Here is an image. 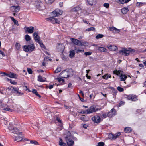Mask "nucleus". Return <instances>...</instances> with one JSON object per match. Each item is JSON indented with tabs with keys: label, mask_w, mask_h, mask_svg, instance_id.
<instances>
[{
	"label": "nucleus",
	"mask_w": 146,
	"mask_h": 146,
	"mask_svg": "<svg viewBox=\"0 0 146 146\" xmlns=\"http://www.w3.org/2000/svg\"><path fill=\"white\" fill-rule=\"evenodd\" d=\"M63 11L59 9H56L52 12L54 17H57L62 14Z\"/></svg>",
	"instance_id": "nucleus-9"
},
{
	"label": "nucleus",
	"mask_w": 146,
	"mask_h": 146,
	"mask_svg": "<svg viewBox=\"0 0 146 146\" xmlns=\"http://www.w3.org/2000/svg\"><path fill=\"white\" fill-rule=\"evenodd\" d=\"M3 109L6 111H9L10 108L6 104H3L1 106H0Z\"/></svg>",
	"instance_id": "nucleus-18"
},
{
	"label": "nucleus",
	"mask_w": 146,
	"mask_h": 146,
	"mask_svg": "<svg viewBox=\"0 0 146 146\" xmlns=\"http://www.w3.org/2000/svg\"><path fill=\"white\" fill-rule=\"evenodd\" d=\"M103 36L104 35L102 34H99L96 36V39H99L103 37Z\"/></svg>",
	"instance_id": "nucleus-37"
},
{
	"label": "nucleus",
	"mask_w": 146,
	"mask_h": 146,
	"mask_svg": "<svg viewBox=\"0 0 146 146\" xmlns=\"http://www.w3.org/2000/svg\"><path fill=\"white\" fill-rule=\"evenodd\" d=\"M68 135L66 136L65 139L66 140L68 146H72L74 144V142L73 140L70 138L71 135L70 133L69 132L68 133Z\"/></svg>",
	"instance_id": "nucleus-5"
},
{
	"label": "nucleus",
	"mask_w": 146,
	"mask_h": 146,
	"mask_svg": "<svg viewBox=\"0 0 146 146\" xmlns=\"http://www.w3.org/2000/svg\"><path fill=\"white\" fill-rule=\"evenodd\" d=\"M117 90L119 92H122L124 91V89L119 86H118L117 87Z\"/></svg>",
	"instance_id": "nucleus-46"
},
{
	"label": "nucleus",
	"mask_w": 146,
	"mask_h": 146,
	"mask_svg": "<svg viewBox=\"0 0 146 146\" xmlns=\"http://www.w3.org/2000/svg\"><path fill=\"white\" fill-rule=\"evenodd\" d=\"M137 100V99L136 98V96L135 95H132L131 98V100L133 101H136Z\"/></svg>",
	"instance_id": "nucleus-34"
},
{
	"label": "nucleus",
	"mask_w": 146,
	"mask_h": 146,
	"mask_svg": "<svg viewBox=\"0 0 146 146\" xmlns=\"http://www.w3.org/2000/svg\"><path fill=\"white\" fill-rule=\"evenodd\" d=\"M11 5H14L15 3H17V1L16 0H9Z\"/></svg>",
	"instance_id": "nucleus-36"
},
{
	"label": "nucleus",
	"mask_w": 146,
	"mask_h": 146,
	"mask_svg": "<svg viewBox=\"0 0 146 146\" xmlns=\"http://www.w3.org/2000/svg\"><path fill=\"white\" fill-rule=\"evenodd\" d=\"M114 74H115L119 76L121 81H125L127 78V77L125 75L123 74H122L123 72L121 70L114 71L113 72Z\"/></svg>",
	"instance_id": "nucleus-3"
},
{
	"label": "nucleus",
	"mask_w": 146,
	"mask_h": 146,
	"mask_svg": "<svg viewBox=\"0 0 146 146\" xmlns=\"http://www.w3.org/2000/svg\"><path fill=\"white\" fill-rule=\"evenodd\" d=\"M102 116L104 118H106L108 117V113L107 114L106 113H103L102 114Z\"/></svg>",
	"instance_id": "nucleus-53"
},
{
	"label": "nucleus",
	"mask_w": 146,
	"mask_h": 146,
	"mask_svg": "<svg viewBox=\"0 0 146 146\" xmlns=\"http://www.w3.org/2000/svg\"><path fill=\"white\" fill-rule=\"evenodd\" d=\"M82 9V7L80 5H78L75 7H74L72 9V11L73 12H78V11Z\"/></svg>",
	"instance_id": "nucleus-15"
},
{
	"label": "nucleus",
	"mask_w": 146,
	"mask_h": 146,
	"mask_svg": "<svg viewBox=\"0 0 146 146\" xmlns=\"http://www.w3.org/2000/svg\"><path fill=\"white\" fill-rule=\"evenodd\" d=\"M5 89L3 88L2 89L0 88V93L2 94H4V93L3 92V91Z\"/></svg>",
	"instance_id": "nucleus-58"
},
{
	"label": "nucleus",
	"mask_w": 146,
	"mask_h": 146,
	"mask_svg": "<svg viewBox=\"0 0 146 146\" xmlns=\"http://www.w3.org/2000/svg\"><path fill=\"white\" fill-rule=\"evenodd\" d=\"M145 4V3L143 2H137V3L136 5L137 6L140 7L141 6L144 5Z\"/></svg>",
	"instance_id": "nucleus-38"
},
{
	"label": "nucleus",
	"mask_w": 146,
	"mask_h": 146,
	"mask_svg": "<svg viewBox=\"0 0 146 146\" xmlns=\"http://www.w3.org/2000/svg\"><path fill=\"white\" fill-rule=\"evenodd\" d=\"M56 21H55V23L57 24H60V21L58 20L56 18Z\"/></svg>",
	"instance_id": "nucleus-57"
},
{
	"label": "nucleus",
	"mask_w": 146,
	"mask_h": 146,
	"mask_svg": "<svg viewBox=\"0 0 146 146\" xmlns=\"http://www.w3.org/2000/svg\"><path fill=\"white\" fill-rule=\"evenodd\" d=\"M79 113H81L82 114H87V110L86 111H82L80 112H79Z\"/></svg>",
	"instance_id": "nucleus-55"
},
{
	"label": "nucleus",
	"mask_w": 146,
	"mask_h": 146,
	"mask_svg": "<svg viewBox=\"0 0 146 146\" xmlns=\"http://www.w3.org/2000/svg\"><path fill=\"white\" fill-rule=\"evenodd\" d=\"M20 9L19 6L13 5L10 7V9L13 12L17 13L18 12Z\"/></svg>",
	"instance_id": "nucleus-8"
},
{
	"label": "nucleus",
	"mask_w": 146,
	"mask_h": 146,
	"mask_svg": "<svg viewBox=\"0 0 146 146\" xmlns=\"http://www.w3.org/2000/svg\"><path fill=\"white\" fill-rule=\"evenodd\" d=\"M92 120L94 122L98 123L100 121V118L99 116L96 115L92 117Z\"/></svg>",
	"instance_id": "nucleus-14"
},
{
	"label": "nucleus",
	"mask_w": 146,
	"mask_h": 146,
	"mask_svg": "<svg viewBox=\"0 0 146 146\" xmlns=\"http://www.w3.org/2000/svg\"><path fill=\"white\" fill-rule=\"evenodd\" d=\"M87 1L90 5H92L95 4L96 0H87Z\"/></svg>",
	"instance_id": "nucleus-27"
},
{
	"label": "nucleus",
	"mask_w": 146,
	"mask_h": 146,
	"mask_svg": "<svg viewBox=\"0 0 146 146\" xmlns=\"http://www.w3.org/2000/svg\"><path fill=\"white\" fill-rule=\"evenodd\" d=\"M15 47L17 50H19L21 49V45L19 43L17 42L15 44Z\"/></svg>",
	"instance_id": "nucleus-30"
},
{
	"label": "nucleus",
	"mask_w": 146,
	"mask_h": 146,
	"mask_svg": "<svg viewBox=\"0 0 146 146\" xmlns=\"http://www.w3.org/2000/svg\"><path fill=\"white\" fill-rule=\"evenodd\" d=\"M116 138L119 136L121 135V133L120 132H118L116 134H115Z\"/></svg>",
	"instance_id": "nucleus-61"
},
{
	"label": "nucleus",
	"mask_w": 146,
	"mask_h": 146,
	"mask_svg": "<svg viewBox=\"0 0 146 146\" xmlns=\"http://www.w3.org/2000/svg\"><path fill=\"white\" fill-rule=\"evenodd\" d=\"M61 70V68L60 67H58L54 71L55 73H58L60 72Z\"/></svg>",
	"instance_id": "nucleus-39"
},
{
	"label": "nucleus",
	"mask_w": 146,
	"mask_h": 146,
	"mask_svg": "<svg viewBox=\"0 0 146 146\" xmlns=\"http://www.w3.org/2000/svg\"><path fill=\"white\" fill-rule=\"evenodd\" d=\"M98 50L101 52H106L107 51V49L103 47H99L98 48Z\"/></svg>",
	"instance_id": "nucleus-28"
},
{
	"label": "nucleus",
	"mask_w": 146,
	"mask_h": 146,
	"mask_svg": "<svg viewBox=\"0 0 146 146\" xmlns=\"http://www.w3.org/2000/svg\"><path fill=\"white\" fill-rule=\"evenodd\" d=\"M75 50H71L70 51L69 57L70 58H72L74 57L75 55Z\"/></svg>",
	"instance_id": "nucleus-19"
},
{
	"label": "nucleus",
	"mask_w": 146,
	"mask_h": 146,
	"mask_svg": "<svg viewBox=\"0 0 146 146\" xmlns=\"http://www.w3.org/2000/svg\"><path fill=\"white\" fill-rule=\"evenodd\" d=\"M10 82L11 84L14 85H16L17 84V82L15 81H10Z\"/></svg>",
	"instance_id": "nucleus-59"
},
{
	"label": "nucleus",
	"mask_w": 146,
	"mask_h": 146,
	"mask_svg": "<svg viewBox=\"0 0 146 146\" xmlns=\"http://www.w3.org/2000/svg\"><path fill=\"white\" fill-rule=\"evenodd\" d=\"M60 75L62 76V78H67L69 76V73L66 70H65L62 71L60 74Z\"/></svg>",
	"instance_id": "nucleus-11"
},
{
	"label": "nucleus",
	"mask_w": 146,
	"mask_h": 146,
	"mask_svg": "<svg viewBox=\"0 0 146 146\" xmlns=\"http://www.w3.org/2000/svg\"><path fill=\"white\" fill-rule=\"evenodd\" d=\"M139 66L140 67H141V68H144V66L142 64H139Z\"/></svg>",
	"instance_id": "nucleus-63"
},
{
	"label": "nucleus",
	"mask_w": 146,
	"mask_h": 146,
	"mask_svg": "<svg viewBox=\"0 0 146 146\" xmlns=\"http://www.w3.org/2000/svg\"><path fill=\"white\" fill-rule=\"evenodd\" d=\"M13 92L16 94L18 96L22 95L23 94V93H21L19 91L18 88H14Z\"/></svg>",
	"instance_id": "nucleus-17"
},
{
	"label": "nucleus",
	"mask_w": 146,
	"mask_h": 146,
	"mask_svg": "<svg viewBox=\"0 0 146 146\" xmlns=\"http://www.w3.org/2000/svg\"><path fill=\"white\" fill-rule=\"evenodd\" d=\"M75 51L76 53L78 52H84V49H79V48H76L75 49Z\"/></svg>",
	"instance_id": "nucleus-31"
},
{
	"label": "nucleus",
	"mask_w": 146,
	"mask_h": 146,
	"mask_svg": "<svg viewBox=\"0 0 146 146\" xmlns=\"http://www.w3.org/2000/svg\"><path fill=\"white\" fill-rule=\"evenodd\" d=\"M108 30L115 33H119L120 32V30L114 27H109Z\"/></svg>",
	"instance_id": "nucleus-13"
},
{
	"label": "nucleus",
	"mask_w": 146,
	"mask_h": 146,
	"mask_svg": "<svg viewBox=\"0 0 146 146\" xmlns=\"http://www.w3.org/2000/svg\"><path fill=\"white\" fill-rule=\"evenodd\" d=\"M55 19L56 18L52 17H50L49 18L47 19L49 20L50 21L53 23H55Z\"/></svg>",
	"instance_id": "nucleus-29"
},
{
	"label": "nucleus",
	"mask_w": 146,
	"mask_h": 146,
	"mask_svg": "<svg viewBox=\"0 0 146 146\" xmlns=\"http://www.w3.org/2000/svg\"><path fill=\"white\" fill-rule=\"evenodd\" d=\"M135 51V50H134L130 48H128V49L125 48L119 50V53L122 55L126 56L129 54L130 52H134Z\"/></svg>",
	"instance_id": "nucleus-1"
},
{
	"label": "nucleus",
	"mask_w": 146,
	"mask_h": 146,
	"mask_svg": "<svg viewBox=\"0 0 146 146\" xmlns=\"http://www.w3.org/2000/svg\"><path fill=\"white\" fill-rule=\"evenodd\" d=\"M32 92L33 93L35 94L39 98L41 97V96L38 94L37 90L36 89H32Z\"/></svg>",
	"instance_id": "nucleus-26"
},
{
	"label": "nucleus",
	"mask_w": 146,
	"mask_h": 146,
	"mask_svg": "<svg viewBox=\"0 0 146 146\" xmlns=\"http://www.w3.org/2000/svg\"><path fill=\"white\" fill-rule=\"evenodd\" d=\"M57 79L58 80V81L59 82H61L62 81V82H64V80L62 78H57Z\"/></svg>",
	"instance_id": "nucleus-54"
},
{
	"label": "nucleus",
	"mask_w": 146,
	"mask_h": 146,
	"mask_svg": "<svg viewBox=\"0 0 146 146\" xmlns=\"http://www.w3.org/2000/svg\"><path fill=\"white\" fill-rule=\"evenodd\" d=\"M80 119L84 121H88V119L87 118L86 116L84 115L80 116Z\"/></svg>",
	"instance_id": "nucleus-23"
},
{
	"label": "nucleus",
	"mask_w": 146,
	"mask_h": 146,
	"mask_svg": "<svg viewBox=\"0 0 146 146\" xmlns=\"http://www.w3.org/2000/svg\"><path fill=\"white\" fill-rule=\"evenodd\" d=\"M35 48L33 44H30L27 46L25 45L23 46V50L25 52H31Z\"/></svg>",
	"instance_id": "nucleus-2"
},
{
	"label": "nucleus",
	"mask_w": 146,
	"mask_h": 146,
	"mask_svg": "<svg viewBox=\"0 0 146 146\" xmlns=\"http://www.w3.org/2000/svg\"><path fill=\"white\" fill-rule=\"evenodd\" d=\"M132 130V129L130 127H126L125 128L124 131L125 132L129 133L131 132Z\"/></svg>",
	"instance_id": "nucleus-24"
},
{
	"label": "nucleus",
	"mask_w": 146,
	"mask_h": 146,
	"mask_svg": "<svg viewBox=\"0 0 146 146\" xmlns=\"http://www.w3.org/2000/svg\"><path fill=\"white\" fill-rule=\"evenodd\" d=\"M59 144L61 146H66V143L63 142L62 139L61 138H60Z\"/></svg>",
	"instance_id": "nucleus-22"
},
{
	"label": "nucleus",
	"mask_w": 146,
	"mask_h": 146,
	"mask_svg": "<svg viewBox=\"0 0 146 146\" xmlns=\"http://www.w3.org/2000/svg\"><path fill=\"white\" fill-rule=\"evenodd\" d=\"M27 71L28 73L30 74H32L33 73L32 70L30 68H27Z\"/></svg>",
	"instance_id": "nucleus-52"
},
{
	"label": "nucleus",
	"mask_w": 146,
	"mask_h": 146,
	"mask_svg": "<svg viewBox=\"0 0 146 146\" xmlns=\"http://www.w3.org/2000/svg\"><path fill=\"white\" fill-rule=\"evenodd\" d=\"M132 95H129L127 96V98L129 100H131Z\"/></svg>",
	"instance_id": "nucleus-56"
},
{
	"label": "nucleus",
	"mask_w": 146,
	"mask_h": 146,
	"mask_svg": "<svg viewBox=\"0 0 146 146\" xmlns=\"http://www.w3.org/2000/svg\"><path fill=\"white\" fill-rule=\"evenodd\" d=\"M111 77V75H108V74H106L104 75V76H103L102 78L106 80H107L108 78H110Z\"/></svg>",
	"instance_id": "nucleus-33"
},
{
	"label": "nucleus",
	"mask_w": 146,
	"mask_h": 146,
	"mask_svg": "<svg viewBox=\"0 0 146 146\" xmlns=\"http://www.w3.org/2000/svg\"><path fill=\"white\" fill-rule=\"evenodd\" d=\"M31 38L29 35H25V40L27 41H29L30 40Z\"/></svg>",
	"instance_id": "nucleus-44"
},
{
	"label": "nucleus",
	"mask_w": 146,
	"mask_h": 146,
	"mask_svg": "<svg viewBox=\"0 0 146 146\" xmlns=\"http://www.w3.org/2000/svg\"><path fill=\"white\" fill-rule=\"evenodd\" d=\"M38 43L40 44V46L43 48H44L45 47L44 45L43 44L42 41H40V43Z\"/></svg>",
	"instance_id": "nucleus-50"
},
{
	"label": "nucleus",
	"mask_w": 146,
	"mask_h": 146,
	"mask_svg": "<svg viewBox=\"0 0 146 146\" xmlns=\"http://www.w3.org/2000/svg\"><path fill=\"white\" fill-rule=\"evenodd\" d=\"M104 6L107 8H109L110 5V4L108 3H105L104 5Z\"/></svg>",
	"instance_id": "nucleus-49"
},
{
	"label": "nucleus",
	"mask_w": 146,
	"mask_h": 146,
	"mask_svg": "<svg viewBox=\"0 0 146 146\" xmlns=\"http://www.w3.org/2000/svg\"><path fill=\"white\" fill-rule=\"evenodd\" d=\"M64 107L65 108H66L67 109H69L70 108V106H67L66 105H64Z\"/></svg>",
	"instance_id": "nucleus-60"
},
{
	"label": "nucleus",
	"mask_w": 146,
	"mask_h": 146,
	"mask_svg": "<svg viewBox=\"0 0 146 146\" xmlns=\"http://www.w3.org/2000/svg\"><path fill=\"white\" fill-rule=\"evenodd\" d=\"M107 47L110 50L113 51H116L118 49L117 46L113 45H108Z\"/></svg>",
	"instance_id": "nucleus-16"
},
{
	"label": "nucleus",
	"mask_w": 146,
	"mask_h": 146,
	"mask_svg": "<svg viewBox=\"0 0 146 146\" xmlns=\"http://www.w3.org/2000/svg\"><path fill=\"white\" fill-rule=\"evenodd\" d=\"M5 56L4 53L1 50H0V58L2 59V58Z\"/></svg>",
	"instance_id": "nucleus-40"
},
{
	"label": "nucleus",
	"mask_w": 146,
	"mask_h": 146,
	"mask_svg": "<svg viewBox=\"0 0 146 146\" xmlns=\"http://www.w3.org/2000/svg\"><path fill=\"white\" fill-rule=\"evenodd\" d=\"M30 143L34 144L35 145H37L38 144V142L35 141L31 140L30 141Z\"/></svg>",
	"instance_id": "nucleus-47"
},
{
	"label": "nucleus",
	"mask_w": 146,
	"mask_h": 146,
	"mask_svg": "<svg viewBox=\"0 0 146 146\" xmlns=\"http://www.w3.org/2000/svg\"><path fill=\"white\" fill-rule=\"evenodd\" d=\"M15 87L11 86H9L7 88L9 90H10L11 92H13L14 89Z\"/></svg>",
	"instance_id": "nucleus-41"
},
{
	"label": "nucleus",
	"mask_w": 146,
	"mask_h": 146,
	"mask_svg": "<svg viewBox=\"0 0 146 146\" xmlns=\"http://www.w3.org/2000/svg\"><path fill=\"white\" fill-rule=\"evenodd\" d=\"M78 96H79V98H80V100L82 102H84V99H83L82 98H81V97H80V96H79V95H78Z\"/></svg>",
	"instance_id": "nucleus-62"
},
{
	"label": "nucleus",
	"mask_w": 146,
	"mask_h": 146,
	"mask_svg": "<svg viewBox=\"0 0 146 146\" xmlns=\"http://www.w3.org/2000/svg\"><path fill=\"white\" fill-rule=\"evenodd\" d=\"M101 108H97L96 106H92L87 110V114H90L91 113L96 112L98 110H101Z\"/></svg>",
	"instance_id": "nucleus-4"
},
{
	"label": "nucleus",
	"mask_w": 146,
	"mask_h": 146,
	"mask_svg": "<svg viewBox=\"0 0 146 146\" xmlns=\"http://www.w3.org/2000/svg\"><path fill=\"white\" fill-rule=\"evenodd\" d=\"M70 39L72 42L74 44L79 46H81L83 45L80 41L77 39L72 38H71Z\"/></svg>",
	"instance_id": "nucleus-7"
},
{
	"label": "nucleus",
	"mask_w": 146,
	"mask_h": 146,
	"mask_svg": "<svg viewBox=\"0 0 146 146\" xmlns=\"http://www.w3.org/2000/svg\"><path fill=\"white\" fill-rule=\"evenodd\" d=\"M104 144V143L102 142H99L98 143V146H103Z\"/></svg>",
	"instance_id": "nucleus-51"
},
{
	"label": "nucleus",
	"mask_w": 146,
	"mask_h": 146,
	"mask_svg": "<svg viewBox=\"0 0 146 146\" xmlns=\"http://www.w3.org/2000/svg\"><path fill=\"white\" fill-rule=\"evenodd\" d=\"M108 117H112L115 115L116 113V111L114 108L112 109L111 110L108 112Z\"/></svg>",
	"instance_id": "nucleus-12"
},
{
	"label": "nucleus",
	"mask_w": 146,
	"mask_h": 146,
	"mask_svg": "<svg viewBox=\"0 0 146 146\" xmlns=\"http://www.w3.org/2000/svg\"><path fill=\"white\" fill-rule=\"evenodd\" d=\"M121 12L123 14L127 13L129 11V9L128 8L124 7L121 9Z\"/></svg>",
	"instance_id": "nucleus-21"
},
{
	"label": "nucleus",
	"mask_w": 146,
	"mask_h": 146,
	"mask_svg": "<svg viewBox=\"0 0 146 146\" xmlns=\"http://www.w3.org/2000/svg\"><path fill=\"white\" fill-rule=\"evenodd\" d=\"M109 136L110 138H111L114 139L116 138L115 134H111L109 135Z\"/></svg>",
	"instance_id": "nucleus-43"
},
{
	"label": "nucleus",
	"mask_w": 146,
	"mask_h": 146,
	"mask_svg": "<svg viewBox=\"0 0 146 146\" xmlns=\"http://www.w3.org/2000/svg\"><path fill=\"white\" fill-rule=\"evenodd\" d=\"M92 52H86L84 53V55H85L86 56H89L91 54Z\"/></svg>",
	"instance_id": "nucleus-48"
},
{
	"label": "nucleus",
	"mask_w": 146,
	"mask_h": 146,
	"mask_svg": "<svg viewBox=\"0 0 146 146\" xmlns=\"http://www.w3.org/2000/svg\"><path fill=\"white\" fill-rule=\"evenodd\" d=\"M38 80L40 82H44L46 80V78H43L41 76L39 75L38 77Z\"/></svg>",
	"instance_id": "nucleus-20"
},
{
	"label": "nucleus",
	"mask_w": 146,
	"mask_h": 146,
	"mask_svg": "<svg viewBox=\"0 0 146 146\" xmlns=\"http://www.w3.org/2000/svg\"><path fill=\"white\" fill-rule=\"evenodd\" d=\"M34 39L35 41L38 43H40V41H42L40 40V39L39 36H38V37L35 38Z\"/></svg>",
	"instance_id": "nucleus-32"
},
{
	"label": "nucleus",
	"mask_w": 146,
	"mask_h": 146,
	"mask_svg": "<svg viewBox=\"0 0 146 146\" xmlns=\"http://www.w3.org/2000/svg\"><path fill=\"white\" fill-rule=\"evenodd\" d=\"M8 76L11 78H15V77L17 76V75L15 73L10 72L9 74H8Z\"/></svg>",
	"instance_id": "nucleus-25"
},
{
	"label": "nucleus",
	"mask_w": 146,
	"mask_h": 146,
	"mask_svg": "<svg viewBox=\"0 0 146 146\" xmlns=\"http://www.w3.org/2000/svg\"><path fill=\"white\" fill-rule=\"evenodd\" d=\"M53 85H50L48 87V88L50 89H51L53 88Z\"/></svg>",
	"instance_id": "nucleus-64"
},
{
	"label": "nucleus",
	"mask_w": 146,
	"mask_h": 146,
	"mask_svg": "<svg viewBox=\"0 0 146 146\" xmlns=\"http://www.w3.org/2000/svg\"><path fill=\"white\" fill-rule=\"evenodd\" d=\"M24 29L26 32H28L29 33H32L34 31V27L32 26L29 27H25Z\"/></svg>",
	"instance_id": "nucleus-10"
},
{
	"label": "nucleus",
	"mask_w": 146,
	"mask_h": 146,
	"mask_svg": "<svg viewBox=\"0 0 146 146\" xmlns=\"http://www.w3.org/2000/svg\"><path fill=\"white\" fill-rule=\"evenodd\" d=\"M23 139L22 137H15V141H21Z\"/></svg>",
	"instance_id": "nucleus-35"
},
{
	"label": "nucleus",
	"mask_w": 146,
	"mask_h": 146,
	"mask_svg": "<svg viewBox=\"0 0 146 146\" xmlns=\"http://www.w3.org/2000/svg\"><path fill=\"white\" fill-rule=\"evenodd\" d=\"M33 36L34 38H36L37 37H38L39 36L38 34V32H34L33 34Z\"/></svg>",
	"instance_id": "nucleus-45"
},
{
	"label": "nucleus",
	"mask_w": 146,
	"mask_h": 146,
	"mask_svg": "<svg viewBox=\"0 0 146 146\" xmlns=\"http://www.w3.org/2000/svg\"><path fill=\"white\" fill-rule=\"evenodd\" d=\"M8 128L12 133L15 134H17L18 135H20L22 134V133H17V131H14V130L16 129L17 130V128L15 127H13L12 124L9 123V126H8Z\"/></svg>",
	"instance_id": "nucleus-6"
},
{
	"label": "nucleus",
	"mask_w": 146,
	"mask_h": 146,
	"mask_svg": "<svg viewBox=\"0 0 146 146\" xmlns=\"http://www.w3.org/2000/svg\"><path fill=\"white\" fill-rule=\"evenodd\" d=\"M95 28L93 27H90V28L87 29L86 31H95Z\"/></svg>",
	"instance_id": "nucleus-42"
}]
</instances>
